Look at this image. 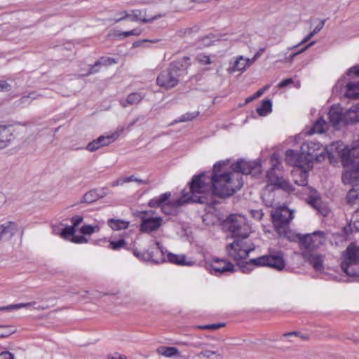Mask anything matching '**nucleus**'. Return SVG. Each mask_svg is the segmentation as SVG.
Here are the masks:
<instances>
[{
	"instance_id": "obj_1",
	"label": "nucleus",
	"mask_w": 359,
	"mask_h": 359,
	"mask_svg": "<svg viewBox=\"0 0 359 359\" xmlns=\"http://www.w3.org/2000/svg\"><path fill=\"white\" fill-rule=\"evenodd\" d=\"M226 165L227 163L224 161L216 163L213 166L210 177H207L205 173L203 172L205 175L202 179L210 184V189L208 192L212 197L213 195L220 198L230 196L243 186L241 175L231 171H226L224 167ZM214 204L215 200H213Z\"/></svg>"
},
{
	"instance_id": "obj_2",
	"label": "nucleus",
	"mask_w": 359,
	"mask_h": 359,
	"mask_svg": "<svg viewBox=\"0 0 359 359\" xmlns=\"http://www.w3.org/2000/svg\"><path fill=\"white\" fill-rule=\"evenodd\" d=\"M225 226L231 232L234 241L226 245V251L229 257L235 260L245 259L255 248L243 241L250 232V226L245 217L240 215H231L225 220Z\"/></svg>"
},
{
	"instance_id": "obj_3",
	"label": "nucleus",
	"mask_w": 359,
	"mask_h": 359,
	"mask_svg": "<svg viewBox=\"0 0 359 359\" xmlns=\"http://www.w3.org/2000/svg\"><path fill=\"white\" fill-rule=\"evenodd\" d=\"M327 154V149L318 142L308 141L302 144L299 154L292 149L287 150L285 161L290 165L302 168L303 164L309 166L314 161H323Z\"/></svg>"
},
{
	"instance_id": "obj_4",
	"label": "nucleus",
	"mask_w": 359,
	"mask_h": 359,
	"mask_svg": "<svg viewBox=\"0 0 359 359\" xmlns=\"http://www.w3.org/2000/svg\"><path fill=\"white\" fill-rule=\"evenodd\" d=\"M204 175L203 173H201L193 177L189 183V193L183 194L180 198L175 201H169V204H170L172 208H177L190 202L212 205L213 199L211 194L208 192L210 186L202 179Z\"/></svg>"
},
{
	"instance_id": "obj_5",
	"label": "nucleus",
	"mask_w": 359,
	"mask_h": 359,
	"mask_svg": "<svg viewBox=\"0 0 359 359\" xmlns=\"http://www.w3.org/2000/svg\"><path fill=\"white\" fill-rule=\"evenodd\" d=\"M189 58L184 57L182 60L173 62L169 67L158 76L156 82L161 87L169 89L175 87L179 82L180 77L183 75L189 66Z\"/></svg>"
},
{
	"instance_id": "obj_6",
	"label": "nucleus",
	"mask_w": 359,
	"mask_h": 359,
	"mask_svg": "<svg viewBox=\"0 0 359 359\" xmlns=\"http://www.w3.org/2000/svg\"><path fill=\"white\" fill-rule=\"evenodd\" d=\"M251 264L256 266H269L279 271L283 269L285 266L281 252L269 253L257 258L251 259L248 262H246L245 264L241 266V271L243 273L250 271L252 269L249 265Z\"/></svg>"
},
{
	"instance_id": "obj_7",
	"label": "nucleus",
	"mask_w": 359,
	"mask_h": 359,
	"mask_svg": "<svg viewBox=\"0 0 359 359\" xmlns=\"http://www.w3.org/2000/svg\"><path fill=\"white\" fill-rule=\"evenodd\" d=\"M359 76V66L355 65L350 68L346 76L339 80L334 87V90L341 91L344 86L345 87L344 95L348 98L356 99L359 97V81H351L353 76Z\"/></svg>"
},
{
	"instance_id": "obj_8",
	"label": "nucleus",
	"mask_w": 359,
	"mask_h": 359,
	"mask_svg": "<svg viewBox=\"0 0 359 359\" xmlns=\"http://www.w3.org/2000/svg\"><path fill=\"white\" fill-rule=\"evenodd\" d=\"M273 224L277 233L280 236L290 238L291 233L289 223L293 218V212L286 207H282L271 212Z\"/></svg>"
},
{
	"instance_id": "obj_9",
	"label": "nucleus",
	"mask_w": 359,
	"mask_h": 359,
	"mask_svg": "<svg viewBox=\"0 0 359 359\" xmlns=\"http://www.w3.org/2000/svg\"><path fill=\"white\" fill-rule=\"evenodd\" d=\"M341 269L348 276H357L359 266V247L351 243L342 252Z\"/></svg>"
},
{
	"instance_id": "obj_10",
	"label": "nucleus",
	"mask_w": 359,
	"mask_h": 359,
	"mask_svg": "<svg viewBox=\"0 0 359 359\" xmlns=\"http://www.w3.org/2000/svg\"><path fill=\"white\" fill-rule=\"evenodd\" d=\"M303 257L311 255L317 248L325 242L324 231H316L311 234L298 236Z\"/></svg>"
},
{
	"instance_id": "obj_11",
	"label": "nucleus",
	"mask_w": 359,
	"mask_h": 359,
	"mask_svg": "<svg viewBox=\"0 0 359 359\" xmlns=\"http://www.w3.org/2000/svg\"><path fill=\"white\" fill-rule=\"evenodd\" d=\"M147 212L140 211L135 213V215L142 220L140 224V231L144 233H150L157 231L163 224V219L161 217H147Z\"/></svg>"
},
{
	"instance_id": "obj_12",
	"label": "nucleus",
	"mask_w": 359,
	"mask_h": 359,
	"mask_svg": "<svg viewBox=\"0 0 359 359\" xmlns=\"http://www.w3.org/2000/svg\"><path fill=\"white\" fill-rule=\"evenodd\" d=\"M280 165V163H273L271 169L268 170L266 173L268 182L277 189L289 190L290 185L287 181L283 179L279 168Z\"/></svg>"
},
{
	"instance_id": "obj_13",
	"label": "nucleus",
	"mask_w": 359,
	"mask_h": 359,
	"mask_svg": "<svg viewBox=\"0 0 359 359\" xmlns=\"http://www.w3.org/2000/svg\"><path fill=\"white\" fill-rule=\"evenodd\" d=\"M339 158L344 167L359 164V146H346L339 151Z\"/></svg>"
},
{
	"instance_id": "obj_14",
	"label": "nucleus",
	"mask_w": 359,
	"mask_h": 359,
	"mask_svg": "<svg viewBox=\"0 0 359 359\" xmlns=\"http://www.w3.org/2000/svg\"><path fill=\"white\" fill-rule=\"evenodd\" d=\"M358 210L359 209L358 208L354 211V214L349 224L345 226L341 232H337L332 234V239L336 245L346 241L351 234L357 233L359 231V228L357 226Z\"/></svg>"
},
{
	"instance_id": "obj_15",
	"label": "nucleus",
	"mask_w": 359,
	"mask_h": 359,
	"mask_svg": "<svg viewBox=\"0 0 359 359\" xmlns=\"http://www.w3.org/2000/svg\"><path fill=\"white\" fill-rule=\"evenodd\" d=\"M212 274L215 276L224 274L226 272H234L235 267L232 263L224 259L215 258L207 266Z\"/></svg>"
},
{
	"instance_id": "obj_16",
	"label": "nucleus",
	"mask_w": 359,
	"mask_h": 359,
	"mask_svg": "<svg viewBox=\"0 0 359 359\" xmlns=\"http://www.w3.org/2000/svg\"><path fill=\"white\" fill-rule=\"evenodd\" d=\"M123 14V16L119 18L115 19V22H118L121 20H123L126 18H130L131 21H141L144 23L152 22L153 21L158 20L162 17H165V14H157L150 18H145V11L141 10H133L132 11V13L129 14L127 12L124 11L122 13Z\"/></svg>"
},
{
	"instance_id": "obj_17",
	"label": "nucleus",
	"mask_w": 359,
	"mask_h": 359,
	"mask_svg": "<svg viewBox=\"0 0 359 359\" xmlns=\"http://www.w3.org/2000/svg\"><path fill=\"white\" fill-rule=\"evenodd\" d=\"M330 124L336 130H339L346 126L344 118V112L339 105H333L328 112Z\"/></svg>"
},
{
	"instance_id": "obj_18",
	"label": "nucleus",
	"mask_w": 359,
	"mask_h": 359,
	"mask_svg": "<svg viewBox=\"0 0 359 359\" xmlns=\"http://www.w3.org/2000/svg\"><path fill=\"white\" fill-rule=\"evenodd\" d=\"M15 130L12 126L0 125V150L9 147L15 140Z\"/></svg>"
},
{
	"instance_id": "obj_19",
	"label": "nucleus",
	"mask_w": 359,
	"mask_h": 359,
	"mask_svg": "<svg viewBox=\"0 0 359 359\" xmlns=\"http://www.w3.org/2000/svg\"><path fill=\"white\" fill-rule=\"evenodd\" d=\"M171 196V194L170 192H166L158 197H155L151 199L148 205L150 208H161V210L163 213L166 215L171 214V211L169 210L172 206L169 204V200Z\"/></svg>"
},
{
	"instance_id": "obj_20",
	"label": "nucleus",
	"mask_w": 359,
	"mask_h": 359,
	"mask_svg": "<svg viewBox=\"0 0 359 359\" xmlns=\"http://www.w3.org/2000/svg\"><path fill=\"white\" fill-rule=\"evenodd\" d=\"M342 175V182L345 184H351L353 187L359 185V164L351 165Z\"/></svg>"
},
{
	"instance_id": "obj_21",
	"label": "nucleus",
	"mask_w": 359,
	"mask_h": 359,
	"mask_svg": "<svg viewBox=\"0 0 359 359\" xmlns=\"http://www.w3.org/2000/svg\"><path fill=\"white\" fill-rule=\"evenodd\" d=\"M258 167H259V165L257 163L241 160L232 165L233 171L231 172H236L240 175H241V173L248 175L250 174L254 169Z\"/></svg>"
},
{
	"instance_id": "obj_22",
	"label": "nucleus",
	"mask_w": 359,
	"mask_h": 359,
	"mask_svg": "<svg viewBox=\"0 0 359 359\" xmlns=\"http://www.w3.org/2000/svg\"><path fill=\"white\" fill-rule=\"evenodd\" d=\"M18 226L15 222H8L0 225V241H8L17 233Z\"/></svg>"
},
{
	"instance_id": "obj_23",
	"label": "nucleus",
	"mask_w": 359,
	"mask_h": 359,
	"mask_svg": "<svg viewBox=\"0 0 359 359\" xmlns=\"http://www.w3.org/2000/svg\"><path fill=\"white\" fill-rule=\"evenodd\" d=\"M345 124H352L359 121V104H356L344 113Z\"/></svg>"
},
{
	"instance_id": "obj_24",
	"label": "nucleus",
	"mask_w": 359,
	"mask_h": 359,
	"mask_svg": "<svg viewBox=\"0 0 359 359\" xmlns=\"http://www.w3.org/2000/svg\"><path fill=\"white\" fill-rule=\"evenodd\" d=\"M309 203L317 211V212L323 217H327L330 213V210L327 205L321 201L320 198H311Z\"/></svg>"
},
{
	"instance_id": "obj_25",
	"label": "nucleus",
	"mask_w": 359,
	"mask_h": 359,
	"mask_svg": "<svg viewBox=\"0 0 359 359\" xmlns=\"http://www.w3.org/2000/svg\"><path fill=\"white\" fill-rule=\"evenodd\" d=\"M107 224L114 231H120L128 229L130 222L123 219L111 218L107 221Z\"/></svg>"
},
{
	"instance_id": "obj_26",
	"label": "nucleus",
	"mask_w": 359,
	"mask_h": 359,
	"mask_svg": "<svg viewBox=\"0 0 359 359\" xmlns=\"http://www.w3.org/2000/svg\"><path fill=\"white\" fill-rule=\"evenodd\" d=\"M142 98L143 97L140 93H133L127 96L126 100H121L120 104L123 107H126L128 105L137 104L141 102Z\"/></svg>"
},
{
	"instance_id": "obj_27",
	"label": "nucleus",
	"mask_w": 359,
	"mask_h": 359,
	"mask_svg": "<svg viewBox=\"0 0 359 359\" xmlns=\"http://www.w3.org/2000/svg\"><path fill=\"white\" fill-rule=\"evenodd\" d=\"M168 259L170 262L182 265V266H191L193 264V262H187L186 256L184 255H175L169 253L168 255Z\"/></svg>"
},
{
	"instance_id": "obj_28",
	"label": "nucleus",
	"mask_w": 359,
	"mask_h": 359,
	"mask_svg": "<svg viewBox=\"0 0 359 359\" xmlns=\"http://www.w3.org/2000/svg\"><path fill=\"white\" fill-rule=\"evenodd\" d=\"M308 259L316 271H321L323 269V257L320 255H316L314 252L311 253L310 256L304 257Z\"/></svg>"
},
{
	"instance_id": "obj_29",
	"label": "nucleus",
	"mask_w": 359,
	"mask_h": 359,
	"mask_svg": "<svg viewBox=\"0 0 359 359\" xmlns=\"http://www.w3.org/2000/svg\"><path fill=\"white\" fill-rule=\"evenodd\" d=\"M248 68L247 64H245V57L240 55L236 58L232 67L228 69L229 73H232L236 71L243 72Z\"/></svg>"
},
{
	"instance_id": "obj_30",
	"label": "nucleus",
	"mask_w": 359,
	"mask_h": 359,
	"mask_svg": "<svg viewBox=\"0 0 359 359\" xmlns=\"http://www.w3.org/2000/svg\"><path fill=\"white\" fill-rule=\"evenodd\" d=\"M123 131V128H121L119 130H117L112 133L110 135H101L100 136L97 140H101L100 141V146L101 147L107 146L110 144L111 143L114 142L120 135V134Z\"/></svg>"
},
{
	"instance_id": "obj_31",
	"label": "nucleus",
	"mask_w": 359,
	"mask_h": 359,
	"mask_svg": "<svg viewBox=\"0 0 359 359\" xmlns=\"http://www.w3.org/2000/svg\"><path fill=\"white\" fill-rule=\"evenodd\" d=\"M103 196L104 195H100L95 190H90L83 195L81 203H91Z\"/></svg>"
},
{
	"instance_id": "obj_32",
	"label": "nucleus",
	"mask_w": 359,
	"mask_h": 359,
	"mask_svg": "<svg viewBox=\"0 0 359 359\" xmlns=\"http://www.w3.org/2000/svg\"><path fill=\"white\" fill-rule=\"evenodd\" d=\"M325 20H323L320 22L315 27V29L309 33L298 45H296L292 47V48H297L302 44H304L309 41L315 34L319 32L325 25Z\"/></svg>"
},
{
	"instance_id": "obj_33",
	"label": "nucleus",
	"mask_w": 359,
	"mask_h": 359,
	"mask_svg": "<svg viewBox=\"0 0 359 359\" xmlns=\"http://www.w3.org/2000/svg\"><path fill=\"white\" fill-rule=\"evenodd\" d=\"M272 103L270 100L262 101V106L257 108V112L260 116H266L271 111Z\"/></svg>"
},
{
	"instance_id": "obj_34",
	"label": "nucleus",
	"mask_w": 359,
	"mask_h": 359,
	"mask_svg": "<svg viewBox=\"0 0 359 359\" xmlns=\"http://www.w3.org/2000/svg\"><path fill=\"white\" fill-rule=\"evenodd\" d=\"M41 96L34 91L30 92L27 95L22 96L17 101L18 105L29 104L32 100Z\"/></svg>"
},
{
	"instance_id": "obj_35",
	"label": "nucleus",
	"mask_w": 359,
	"mask_h": 359,
	"mask_svg": "<svg viewBox=\"0 0 359 359\" xmlns=\"http://www.w3.org/2000/svg\"><path fill=\"white\" fill-rule=\"evenodd\" d=\"M158 353H160L161 354H162L163 355H164L165 357H172V356L178 355L180 353L178 348H177L176 347H172V346H169V347L161 346L158 349Z\"/></svg>"
},
{
	"instance_id": "obj_36",
	"label": "nucleus",
	"mask_w": 359,
	"mask_h": 359,
	"mask_svg": "<svg viewBox=\"0 0 359 359\" xmlns=\"http://www.w3.org/2000/svg\"><path fill=\"white\" fill-rule=\"evenodd\" d=\"M199 114L198 111L194 112H187L183 115H182L178 119H175L173 121L170 125H174L175 123L191 121Z\"/></svg>"
},
{
	"instance_id": "obj_37",
	"label": "nucleus",
	"mask_w": 359,
	"mask_h": 359,
	"mask_svg": "<svg viewBox=\"0 0 359 359\" xmlns=\"http://www.w3.org/2000/svg\"><path fill=\"white\" fill-rule=\"evenodd\" d=\"M326 126H327L326 121L323 118H320L318 120H317L316 121V123H314V125L312 128L313 133H323L325 131Z\"/></svg>"
},
{
	"instance_id": "obj_38",
	"label": "nucleus",
	"mask_w": 359,
	"mask_h": 359,
	"mask_svg": "<svg viewBox=\"0 0 359 359\" xmlns=\"http://www.w3.org/2000/svg\"><path fill=\"white\" fill-rule=\"evenodd\" d=\"M358 191V187H352V189L348 191L346 196V200L348 203L353 204L355 203L359 196Z\"/></svg>"
},
{
	"instance_id": "obj_39",
	"label": "nucleus",
	"mask_w": 359,
	"mask_h": 359,
	"mask_svg": "<svg viewBox=\"0 0 359 359\" xmlns=\"http://www.w3.org/2000/svg\"><path fill=\"white\" fill-rule=\"evenodd\" d=\"M198 30L199 26L196 25L191 27L181 29L180 30H179L178 34L180 36H190L193 33L198 32Z\"/></svg>"
},
{
	"instance_id": "obj_40",
	"label": "nucleus",
	"mask_w": 359,
	"mask_h": 359,
	"mask_svg": "<svg viewBox=\"0 0 359 359\" xmlns=\"http://www.w3.org/2000/svg\"><path fill=\"white\" fill-rule=\"evenodd\" d=\"M35 304H36L35 302H28V303H25V304L21 303V304H11V305H9L7 306L1 307V308H0V310L4 311V310L18 309H21L23 307H29L31 306L34 305Z\"/></svg>"
},
{
	"instance_id": "obj_41",
	"label": "nucleus",
	"mask_w": 359,
	"mask_h": 359,
	"mask_svg": "<svg viewBox=\"0 0 359 359\" xmlns=\"http://www.w3.org/2000/svg\"><path fill=\"white\" fill-rule=\"evenodd\" d=\"M15 332L11 327L8 325H0V338H6Z\"/></svg>"
},
{
	"instance_id": "obj_42",
	"label": "nucleus",
	"mask_w": 359,
	"mask_h": 359,
	"mask_svg": "<svg viewBox=\"0 0 359 359\" xmlns=\"http://www.w3.org/2000/svg\"><path fill=\"white\" fill-rule=\"evenodd\" d=\"M212 355H217L218 357H222V355L217 353V351H211V350H203L202 351H201L200 353H198L197 354V356L198 358H208L210 359L211 358Z\"/></svg>"
},
{
	"instance_id": "obj_43",
	"label": "nucleus",
	"mask_w": 359,
	"mask_h": 359,
	"mask_svg": "<svg viewBox=\"0 0 359 359\" xmlns=\"http://www.w3.org/2000/svg\"><path fill=\"white\" fill-rule=\"evenodd\" d=\"M100 141H101V140H97V138L93 140L92 142H89L87 144L86 149L88 151H91V152L97 150L98 149H100L101 147V146L100 144Z\"/></svg>"
},
{
	"instance_id": "obj_44",
	"label": "nucleus",
	"mask_w": 359,
	"mask_h": 359,
	"mask_svg": "<svg viewBox=\"0 0 359 359\" xmlns=\"http://www.w3.org/2000/svg\"><path fill=\"white\" fill-rule=\"evenodd\" d=\"M76 231V229L74 226H67L65 227L61 232V236L65 238H67L69 236H73L74 233Z\"/></svg>"
},
{
	"instance_id": "obj_45",
	"label": "nucleus",
	"mask_w": 359,
	"mask_h": 359,
	"mask_svg": "<svg viewBox=\"0 0 359 359\" xmlns=\"http://www.w3.org/2000/svg\"><path fill=\"white\" fill-rule=\"evenodd\" d=\"M126 243L124 239H120L117 241H111L109 243V248L112 250H116L126 245Z\"/></svg>"
},
{
	"instance_id": "obj_46",
	"label": "nucleus",
	"mask_w": 359,
	"mask_h": 359,
	"mask_svg": "<svg viewBox=\"0 0 359 359\" xmlns=\"http://www.w3.org/2000/svg\"><path fill=\"white\" fill-rule=\"evenodd\" d=\"M98 61L100 62L101 66H108L117 63L116 60L112 57H102L100 60H98Z\"/></svg>"
},
{
	"instance_id": "obj_47",
	"label": "nucleus",
	"mask_w": 359,
	"mask_h": 359,
	"mask_svg": "<svg viewBox=\"0 0 359 359\" xmlns=\"http://www.w3.org/2000/svg\"><path fill=\"white\" fill-rule=\"evenodd\" d=\"M308 172L306 171H302L300 174V180H295V182L300 186H305L307 184Z\"/></svg>"
},
{
	"instance_id": "obj_48",
	"label": "nucleus",
	"mask_w": 359,
	"mask_h": 359,
	"mask_svg": "<svg viewBox=\"0 0 359 359\" xmlns=\"http://www.w3.org/2000/svg\"><path fill=\"white\" fill-rule=\"evenodd\" d=\"M142 33V29L140 28H135L131 31L128 32H123L119 35L123 36L124 37H128L130 36H139Z\"/></svg>"
},
{
	"instance_id": "obj_49",
	"label": "nucleus",
	"mask_w": 359,
	"mask_h": 359,
	"mask_svg": "<svg viewBox=\"0 0 359 359\" xmlns=\"http://www.w3.org/2000/svg\"><path fill=\"white\" fill-rule=\"evenodd\" d=\"M101 67V65L100 62L97 60L95 62L93 65H92L89 69V72L85 74H83V76H87L90 74H93L99 72L100 68Z\"/></svg>"
},
{
	"instance_id": "obj_50",
	"label": "nucleus",
	"mask_w": 359,
	"mask_h": 359,
	"mask_svg": "<svg viewBox=\"0 0 359 359\" xmlns=\"http://www.w3.org/2000/svg\"><path fill=\"white\" fill-rule=\"evenodd\" d=\"M251 216L257 220H261L264 216L262 210H250V211Z\"/></svg>"
},
{
	"instance_id": "obj_51",
	"label": "nucleus",
	"mask_w": 359,
	"mask_h": 359,
	"mask_svg": "<svg viewBox=\"0 0 359 359\" xmlns=\"http://www.w3.org/2000/svg\"><path fill=\"white\" fill-rule=\"evenodd\" d=\"M95 231V226L91 225H83L81 228V232L84 235H90Z\"/></svg>"
},
{
	"instance_id": "obj_52",
	"label": "nucleus",
	"mask_w": 359,
	"mask_h": 359,
	"mask_svg": "<svg viewBox=\"0 0 359 359\" xmlns=\"http://www.w3.org/2000/svg\"><path fill=\"white\" fill-rule=\"evenodd\" d=\"M224 326V323H216V324H210L203 326H200V329L203 330H217Z\"/></svg>"
},
{
	"instance_id": "obj_53",
	"label": "nucleus",
	"mask_w": 359,
	"mask_h": 359,
	"mask_svg": "<svg viewBox=\"0 0 359 359\" xmlns=\"http://www.w3.org/2000/svg\"><path fill=\"white\" fill-rule=\"evenodd\" d=\"M314 43H315V41H311L310 43L307 44V45H306V46H305L304 48H302L301 50H298V51H297V52L294 53L293 54H292V55L290 56V57L288 58V60H288V61H290H290H292V60H293V58H294L296 55H299V54H300V53H302L304 52L307 48H309L310 46H312V45H313Z\"/></svg>"
},
{
	"instance_id": "obj_54",
	"label": "nucleus",
	"mask_w": 359,
	"mask_h": 359,
	"mask_svg": "<svg viewBox=\"0 0 359 359\" xmlns=\"http://www.w3.org/2000/svg\"><path fill=\"white\" fill-rule=\"evenodd\" d=\"M72 241L75 243H83L87 242V239L82 235H74L72 237Z\"/></svg>"
},
{
	"instance_id": "obj_55",
	"label": "nucleus",
	"mask_w": 359,
	"mask_h": 359,
	"mask_svg": "<svg viewBox=\"0 0 359 359\" xmlns=\"http://www.w3.org/2000/svg\"><path fill=\"white\" fill-rule=\"evenodd\" d=\"M197 59H198L199 62H201L202 64H204V65L210 64L211 63L210 57L208 56V55H199L197 57Z\"/></svg>"
},
{
	"instance_id": "obj_56",
	"label": "nucleus",
	"mask_w": 359,
	"mask_h": 359,
	"mask_svg": "<svg viewBox=\"0 0 359 359\" xmlns=\"http://www.w3.org/2000/svg\"><path fill=\"white\" fill-rule=\"evenodd\" d=\"M11 86L5 80H0V91H10Z\"/></svg>"
},
{
	"instance_id": "obj_57",
	"label": "nucleus",
	"mask_w": 359,
	"mask_h": 359,
	"mask_svg": "<svg viewBox=\"0 0 359 359\" xmlns=\"http://www.w3.org/2000/svg\"><path fill=\"white\" fill-rule=\"evenodd\" d=\"M83 222V217L81 216H74L72 218V222L73 226L76 229Z\"/></svg>"
},
{
	"instance_id": "obj_58",
	"label": "nucleus",
	"mask_w": 359,
	"mask_h": 359,
	"mask_svg": "<svg viewBox=\"0 0 359 359\" xmlns=\"http://www.w3.org/2000/svg\"><path fill=\"white\" fill-rule=\"evenodd\" d=\"M0 358L1 359H14V355L9 351H3L0 353Z\"/></svg>"
},
{
	"instance_id": "obj_59",
	"label": "nucleus",
	"mask_w": 359,
	"mask_h": 359,
	"mask_svg": "<svg viewBox=\"0 0 359 359\" xmlns=\"http://www.w3.org/2000/svg\"><path fill=\"white\" fill-rule=\"evenodd\" d=\"M293 83V81L292 79H284L281 82H280L278 83V87L279 88H284L287 86H288L289 84H291Z\"/></svg>"
},
{
	"instance_id": "obj_60",
	"label": "nucleus",
	"mask_w": 359,
	"mask_h": 359,
	"mask_svg": "<svg viewBox=\"0 0 359 359\" xmlns=\"http://www.w3.org/2000/svg\"><path fill=\"white\" fill-rule=\"evenodd\" d=\"M125 183L124 177L117 179L116 181L111 183V187H116L118 185H121Z\"/></svg>"
},
{
	"instance_id": "obj_61",
	"label": "nucleus",
	"mask_w": 359,
	"mask_h": 359,
	"mask_svg": "<svg viewBox=\"0 0 359 359\" xmlns=\"http://www.w3.org/2000/svg\"><path fill=\"white\" fill-rule=\"evenodd\" d=\"M108 359H127V358L124 355L116 353L114 355H109Z\"/></svg>"
},
{
	"instance_id": "obj_62",
	"label": "nucleus",
	"mask_w": 359,
	"mask_h": 359,
	"mask_svg": "<svg viewBox=\"0 0 359 359\" xmlns=\"http://www.w3.org/2000/svg\"><path fill=\"white\" fill-rule=\"evenodd\" d=\"M257 59L254 56L252 58H245V64H247L248 67H250Z\"/></svg>"
},
{
	"instance_id": "obj_63",
	"label": "nucleus",
	"mask_w": 359,
	"mask_h": 359,
	"mask_svg": "<svg viewBox=\"0 0 359 359\" xmlns=\"http://www.w3.org/2000/svg\"><path fill=\"white\" fill-rule=\"evenodd\" d=\"M267 88V86L264 87V88H262V89H259V90H257L255 94H254V97L255 98H257L259 97H260L264 91L266 90V88Z\"/></svg>"
},
{
	"instance_id": "obj_64",
	"label": "nucleus",
	"mask_w": 359,
	"mask_h": 359,
	"mask_svg": "<svg viewBox=\"0 0 359 359\" xmlns=\"http://www.w3.org/2000/svg\"><path fill=\"white\" fill-rule=\"evenodd\" d=\"M135 180H136V177L133 175H131L129 177H124L125 183L130 182H135Z\"/></svg>"
}]
</instances>
